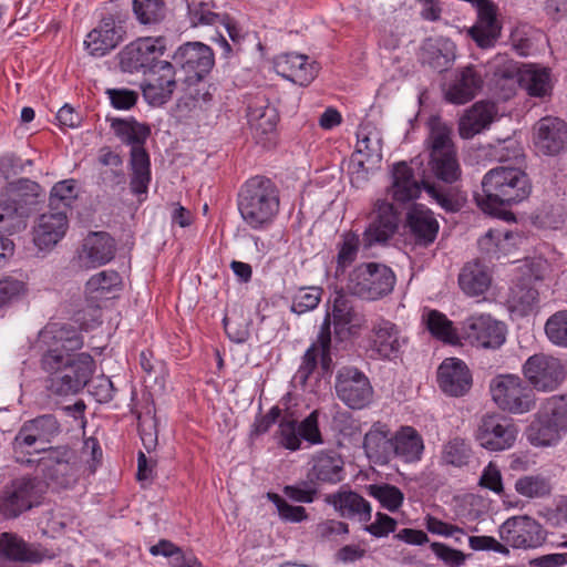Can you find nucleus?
I'll return each instance as SVG.
<instances>
[{"label":"nucleus","instance_id":"f257e3e1","mask_svg":"<svg viewBox=\"0 0 567 567\" xmlns=\"http://www.w3.org/2000/svg\"><path fill=\"white\" fill-rule=\"evenodd\" d=\"M41 338L49 346L41 359L42 369L49 373L48 390L58 396L80 393L95 371L90 353L71 354L84 346L82 333L71 324L50 323Z\"/></svg>","mask_w":567,"mask_h":567},{"label":"nucleus","instance_id":"f03ea898","mask_svg":"<svg viewBox=\"0 0 567 567\" xmlns=\"http://www.w3.org/2000/svg\"><path fill=\"white\" fill-rule=\"evenodd\" d=\"M532 192L527 174L511 166H498L488 171L482 179V193L474 195L477 206L489 214L501 207L525 200Z\"/></svg>","mask_w":567,"mask_h":567},{"label":"nucleus","instance_id":"7ed1b4c3","mask_svg":"<svg viewBox=\"0 0 567 567\" xmlns=\"http://www.w3.org/2000/svg\"><path fill=\"white\" fill-rule=\"evenodd\" d=\"M392 182L388 194L398 204H405L416 199L422 187L435 203L447 213L458 212L465 198L456 187H443L430 183L425 177L417 181L412 167L406 162H399L391 171Z\"/></svg>","mask_w":567,"mask_h":567},{"label":"nucleus","instance_id":"20e7f679","mask_svg":"<svg viewBox=\"0 0 567 567\" xmlns=\"http://www.w3.org/2000/svg\"><path fill=\"white\" fill-rule=\"evenodd\" d=\"M111 127L115 135L125 144L131 145L130 168L131 179L130 188L132 194L138 197L146 196L151 183V159L144 144L151 134L147 125L138 123L135 118H113Z\"/></svg>","mask_w":567,"mask_h":567},{"label":"nucleus","instance_id":"39448f33","mask_svg":"<svg viewBox=\"0 0 567 567\" xmlns=\"http://www.w3.org/2000/svg\"><path fill=\"white\" fill-rule=\"evenodd\" d=\"M279 190L264 176L249 178L238 194V210L244 221L255 230L268 227L279 212Z\"/></svg>","mask_w":567,"mask_h":567},{"label":"nucleus","instance_id":"423d86ee","mask_svg":"<svg viewBox=\"0 0 567 567\" xmlns=\"http://www.w3.org/2000/svg\"><path fill=\"white\" fill-rule=\"evenodd\" d=\"M41 186L29 178L7 183L0 190V233L12 235L20 230L39 202Z\"/></svg>","mask_w":567,"mask_h":567},{"label":"nucleus","instance_id":"0eeeda50","mask_svg":"<svg viewBox=\"0 0 567 567\" xmlns=\"http://www.w3.org/2000/svg\"><path fill=\"white\" fill-rule=\"evenodd\" d=\"M395 281V275L390 267L378 262H364L350 272L346 289L351 296L375 301L390 295Z\"/></svg>","mask_w":567,"mask_h":567},{"label":"nucleus","instance_id":"6e6552de","mask_svg":"<svg viewBox=\"0 0 567 567\" xmlns=\"http://www.w3.org/2000/svg\"><path fill=\"white\" fill-rule=\"evenodd\" d=\"M489 392L503 411L523 414L534 409L536 396L530 386L516 374H499L492 379Z\"/></svg>","mask_w":567,"mask_h":567},{"label":"nucleus","instance_id":"1a4fd4ad","mask_svg":"<svg viewBox=\"0 0 567 567\" xmlns=\"http://www.w3.org/2000/svg\"><path fill=\"white\" fill-rule=\"evenodd\" d=\"M166 50L163 38H141L131 42L118 53L122 71H153L159 68L164 71L172 68L166 60H161Z\"/></svg>","mask_w":567,"mask_h":567},{"label":"nucleus","instance_id":"9d476101","mask_svg":"<svg viewBox=\"0 0 567 567\" xmlns=\"http://www.w3.org/2000/svg\"><path fill=\"white\" fill-rule=\"evenodd\" d=\"M522 372L530 389L538 392L556 391L566 378L563 361L544 352L530 355L524 362Z\"/></svg>","mask_w":567,"mask_h":567},{"label":"nucleus","instance_id":"9b49d317","mask_svg":"<svg viewBox=\"0 0 567 567\" xmlns=\"http://www.w3.org/2000/svg\"><path fill=\"white\" fill-rule=\"evenodd\" d=\"M518 427L514 420L499 413L484 415L475 437L480 446L491 452H502L514 446Z\"/></svg>","mask_w":567,"mask_h":567},{"label":"nucleus","instance_id":"f8f14e48","mask_svg":"<svg viewBox=\"0 0 567 567\" xmlns=\"http://www.w3.org/2000/svg\"><path fill=\"white\" fill-rule=\"evenodd\" d=\"M336 393L348 408L361 410L373 399V388L368 377L357 368L343 367L336 375Z\"/></svg>","mask_w":567,"mask_h":567},{"label":"nucleus","instance_id":"ddd939ff","mask_svg":"<svg viewBox=\"0 0 567 567\" xmlns=\"http://www.w3.org/2000/svg\"><path fill=\"white\" fill-rule=\"evenodd\" d=\"M498 535L505 546L517 549L537 548L546 540L543 526L526 515L507 518L499 526Z\"/></svg>","mask_w":567,"mask_h":567},{"label":"nucleus","instance_id":"4468645a","mask_svg":"<svg viewBox=\"0 0 567 567\" xmlns=\"http://www.w3.org/2000/svg\"><path fill=\"white\" fill-rule=\"evenodd\" d=\"M369 219V225L362 234L364 250L386 244L399 228V215L393 205L386 200L380 199L375 203Z\"/></svg>","mask_w":567,"mask_h":567},{"label":"nucleus","instance_id":"2eb2a0df","mask_svg":"<svg viewBox=\"0 0 567 567\" xmlns=\"http://www.w3.org/2000/svg\"><path fill=\"white\" fill-rule=\"evenodd\" d=\"M367 340L372 357L388 360L398 358L406 342L398 326L384 318L372 322Z\"/></svg>","mask_w":567,"mask_h":567},{"label":"nucleus","instance_id":"dca6fc26","mask_svg":"<svg viewBox=\"0 0 567 567\" xmlns=\"http://www.w3.org/2000/svg\"><path fill=\"white\" fill-rule=\"evenodd\" d=\"M37 480L23 476L13 480L0 493V512L8 518L18 517L33 506Z\"/></svg>","mask_w":567,"mask_h":567},{"label":"nucleus","instance_id":"f3484780","mask_svg":"<svg viewBox=\"0 0 567 567\" xmlns=\"http://www.w3.org/2000/svg\"><path fill=\"white\" fill-rule=\"evenodd\" d=\"M477 14L475 24L470 28L468 34L475 43L483 49L494 45L501 35L502 24L497 18L498 8L491 0L470 1Z\"/></svg>","mask_w":567,"mask_h":567},{"label":"nucleus","instance_id":"a211bd4d","mask_svg":"<svg viewBox=\"0 0 567 567\" xmlns=\"http://www.w3.org/2000/svg\"><path fill=\"white\" fill-rule=\"evenodd\" d=\"M483 84L484 79L481 73H445L441 92L446 103L464 105L478 95Z\"/></svg>","mask_w":567,"mask_h":567},{"label":"nucleus","instance_id":"6ab92c4d","mask_svg":"<svg viewBox=\"0 0 567 567\" xmlns=\"http://www.w3.org/2000/svg\"><path fill=\"white\" fill-rule=\"evenodd\" d=\"M465 338L474 346L481 348H499L505 342V326L493 319L489 315H480L468 318L464 323Z\"/></svg>","mask_w":567,"mask_h":567},{"label":"nucleus","instance_id":"aec40b11","mask_svg":"<svg viewBox=\"0 0 567 567\" xmlns=\"http://www.w3.org/2000/svg\"><path fill=\"white\" fill-rule=\"evenodd\" d=\"M125 34L122 21H116L114 17L107 16L87 33L84 45L91 55L102 56L115 49L124 40Z\"/></svg>","mask_w":567,"mask_h":567},{"label":"nucleus","instance_id":"412c9836","mask_svg":"<svg viewBox=\"0 0 567 567\" xmlns=\"http://www.w3.org/2000/svg\"><path fill=\"white\" fill-rule=\"evenodd\" d=\"M0 558L8 561L40 564L53 555L40 544L28 543L14 533L0 534Z\"/></svg>","mask_w":567,"mask_h":567},{"label":"nucleus","instance_id":"4be33fe9","mask_svg":"<svg viewBox=\"0 0 567 567\" xmlns=\"http://www.w3.org/2000/svg\"><path fill=\"white\" fill-rule=\"evenodd\" d=\"M330 316V326L334 327V334L340 340L359 333L365 326L363 315L357 312L351 300L342 292H337L332 303V312Z\"/></svg>","mask_w":567,"mask_h":567},{"label":"nucleus","instance_id":"5701e85b","mask_svg":"<svg viewBox=\"0 0 567 567\" xmlns=\"http://www.w3.org/2000/svg\"><path fill=\"white\" fill-rule=\"evenodd\" d=\"M69 227L65 210L42 214L33 229V243L41 251H50L64 237Z\"/></svg>","mask_w":567,"mask_h":567},{"label":"nucleus","instance_id":"b1692460","mask_svg":"<svg viewBox=\"0 0 567 567\" xmlns=\"http://www.w3.org/2000/svg\"><path fill=\"white\" fill-rule=\"evenodd\" d=\"M440 389L450 396H462L472 386V374L467 365L457 358L445 359L437 369Z\"/></svg>","mask_w":567,"mask_h":567},{"label":"nucleus","instance_id":"393cba45","mask_svg":"<svg viewBox=\"0 0 567 567\" xmlns=\"http://www.w3.org/2000/svg\"><path fill=\"white\" fill-rule=\"evenodd\" d=\"M116 244L106 231H92L83 240L80 260L87 268L110 262L115 256Z\"/></svg>","mask_w":567,"mask_h":567},{"label":"nucleus","instance_id":"a878e982","mask_svg":"<svg viewBox=\"0 0 567 567\" xmlns=\"http://www.w3.org/2000/svg\"><path fill=\"white\" fill-rule=\"evenodd\" d=\"M536 146L546 155H556L567 146V124L553 116L540 118L536 124Z\"/></svg>","mask_w":567,"mask_h":567},{"label":"nucleus","instance_id":"bb28decb","mask_svg":"<svg viewBox=\"0 0 567 567\" xmlns=\"http://www.w3.org/2000/svg\"><path fill=\"white\" fill-rule=\"evenodd\" d=\"M406 224L414 244L427 247L434 243L439 233V221L431 209L414 205L406 214Z\"/></svg>","mask_w":567,"mask_h":567},{"label":"nucleus","instance_id":"cd10ccee","mask_svg":"<svg viewBox=\"0 0 567 567\" xmlns=\"http://www.w3.org/2000/svg\"><path fill=\"white\" fill-rule=\"evenodd\" d=\"M497 115L496 106L486 101L474 103L458 120V134L464 140L473 138L475 135L487 130Z\"/></svg>","mask_w":567,"mask_h":567},{"label":"nucleus","instance_id":"c85d7f7f","mask_svg":"<svg viewBox=\"0 0 567 567\" xmlns=\"http://www.w3.org/2000/svg\"><path fill=\"white\" fill-rule=\"evenodd\" d=\"M393 435L385 423L375 422L365 433L363 447L370 461L378 465L389 464L392 460Z\"/></svg>","mask_w":567,"mask_h":567},{"label":"nucleus","instance_id":"c756f323","mask_svg":"<svg viewBox=\"0 0 567 567\" xmlns=\"http://www.w3.org/2000/svg\"><path fill=\"white\" fill-rule=\"evenodd\" d=\"M343 460L334 451L319 452L311 460L308 478L311 483L337 484L343 480Z\"/></svg>","mask_w":567,"mask_h":567},{"label":"nucleus","instance_id":"7c9ffc66","mask_svg":"<svg viewBox=\"0 0 567 567\" xmlns=\"http://www.w3.org/2000/svg\"><path fill=\"white\" fill-rule=\"evenodd\" d=\"M326 502L344 518H358L362 523L371 519V506L367 499L353 491H339L326 496Z\"/></svg>","mask_w":567,"mask_h":567},{"label":"nucleus","instance_id":"2f4dec72","mask_svg":"<svg viewBox=\"0 0 567 567\" xmlns=\"http://www.w3.org/2000/svg\"><path fill=\"white\" fill-rule=\"evenodd\" d=\"M423 451V439L414 427L403 425L393 434L392 458L413 463L421 460Z\"/></svg>","mask_w":567,"mask_h":567},{"label":"nucleus","instance_id":"473e14b6","mask_svg":"<svg viewBox=\"0 0 567 567\" xmlns=\"http://www.w3.org/2000/svg\"><path fill=\"white\" fill-rule=\"evenodd\" d=\"M247 117L250 128L257 135L274 132L279 120L277 110L265 97H256L249 103Z\"/></svg>","mask_w":567,"mask_h":567},{"label":"nucleus","instance_id":"72a5a7b5","mask_svg":"<svg viewBox=\"0 0 567 567\" xmlns=\"http://www.w3.org/2000/svg\"><path fill=\"white\" fill-rule=\"evenodd\" d=\"M492 282L491 275L478 261L467 262L458 275V286L470 297L485 293Z\"/></svg>","mask_w":567,"mask_h":567},{"label":"nucleus","instance_id":"f704fd0d","mask_svg":"<svg viewBox=\"0 0 567 567\" xmlns=\"http://www.w3.org/2000/svg\"><path fill=\"white\" fill-rule=\"evenodd\" d=\"M214 63V53L206 44L188 42L179 47V64L184 71H210Z\"/></svg>","mask_w":567,"mask_h":567},{"label":"nucleus","instance_id":"c9c22d12","mask_svg":"<svg viewBox=\"0 0 567 567\" xmlns=\"http://www.w3.org/2000/svg\"><path fill=\"white\" fill-rule=\"evenodd\" d=\"M561 433L563 431L539 410L528 426L526 436L532 445L545 447L556 445L561 439Z\"/></svg>","mask_w":567,"mask_h":567},{"label":"nucleus","instance_id":"e433bc0d","mask_svg":"<svg viewBox=\"0 0 567 567\" xmlns=\"http://www.w3.org/2000/svg\"><path fill=\"white\" fill-rule=\"evenodd\" d=\"M429 136L425 141L429 156L457 152L452 138L453 131L451 126L439 117H432L429 122Z\"/></svg>","mask_w":567,"mask_h":567},{"label":"nucleus","instance_id":"4c0bfd02","mask_svg":"<svg viewBox=\"0 0 567 567\" xmlns=\"http://www.w3.org/2000/svg\"><path fill=\"white\" fill-rule=\"evenodd\" d=\"M455 59V45L449 40L426 44L421 53L423 66L437 71H449Z\"/></svg>","mask_w":567,"mask_h":567},{"label":"nucleus","instance_id":"58836bf2","mask_svg":"<svg viewBox=\"0 0 567 567\" xmlns=\"http://www.w3.org/2000/svg\"><path fill=\"white\" fill-rule=\"evenodd\" d=\"M357 154H362L368 163L382 161V138L380 132L371 124L360 125L357 132Z\"/></svg>","mask_w":567,"mask_h":567},{"label":"nucleus","instance_id":"ea45409f","mask_svg":"<svg viewBox=\"0 0 567 567\" xmlns=\"http://www.w3.org/2000/svg\"><path fill=\"white\" fill-rule=\"evenodd\" d=\"M505 79H513L517 75V83L530 97L545 99L551 95L553 79L550 73H503Z\"/></svg>","mask_w":567,"mask_h":567},{"label":"nucleus","instance_id":"a19ab883","mask_svg":"<svg viewBox=\"0 0 567 567\" xmlns=\"http://www.w3.org/2000/svg\"><path fill=\"white\" fill-rule=\"evenodd\" d=\"M427 166L435 178L446 184L457 182L462 175L457 152L431 155L429 156Z\"/></svg>","mask_w":567,"mask_h":567},{"label":"nucleus","instance_id":"79ce46f5","mask_svg":"<svg viewBox=\"0 0 567 567\" xmlns=\"http://www.w3.org/2000/svg\"><path fill=\"white\" fill-rule=\"evenodd\" d=\"M121 276L114 270H103L92 276L85 285V292L92 299H107L109 295L120 290Z\"/></svg>","mask_w":567,"mask_h":567},{"label":"nucleus","instance_id":"37998d69","mask_svg":"<svg viewBox=\"0 0 567 567\" xmlns=\"http://www.w3.org/2000/svg\"><path fill=\"white\" fill-rule=\"evenodd\" d=\"M427 330L431 334L446 343L455 344L458 342L456 329L453 322L445 315L437 310H430L423 316Z\"/></svg>","mask_w":567,"mask_h":567},{"label":"nucleus","instance_id":"c03bdc74","mask_svg":"<svg viewBox=\"0 0 567 567\" xmlns=\"http://www.w3.org/2000/svg\"><path fill=\"white\" fill-rule=\"evenodd\" d=\"M360 245H362V240L358 234L346 231L341 235V240L337 244V274H343L357 260Z\"/></svg>","mask_w":567,"mask_h":567},{"label":"nucleus","instance_id":"a18cd8bd","mask_svg":"<svg viewBox=\"0 0 567 567\" xmlns=\"http://www.w3.org/2000/svg\"><path fill=\"white\" fill-rule=\"evenodd\" d=\"M538 296V290L532 285L530 279H520L511 289L508 300L513 308L522 313H528L537 305Z\"/></svg>","mask_w":567,"mask_h":567},{"label":"nucleus","instance_id":"49530a36","mask_svg":"<svg viewBox=\"0 0 567 567\" xmlns=\"http://www.w3.org/2000/svg\"><path fill=\"white\" fill-rule=\"evenodd\" d=\"M78 197L76 181L73 178L60 181L50 192L49 206L51 210H65Z\"/></svg>","mask_w":567,"mask_h":567},{"label":"nucleus","instance_id":"de8ad7c7","mask_svg":"<svg viewBox=\"0 0 567 567\" xmlns=\"http://www.w3.org/2000/svg\"><path fill=\"white\" fill-rule=\"evenodd\" d=\"M515 491L527 498H540L551 492L550 481L540 475H524L515 482Z\"/></svg>","mask_w":567,"mask_h":567},{"label":"nucleus","instance_id":"09e8293b","mask_svg":"<svg viewBox=\"0 0 567 567\" xmlns=\"http://www.w3.org/2000/svg\"><path fill=\"white\" fill-rule=\"evenodd\" d=\"M512 237L513 235L509 231L489 229L478 239V247L488 257L498 259L502 254L508 250V241Z\"/></svg>","mask_w":567,"mask_h":567},{"label":"nucleus","instance_id":"8fccbe9b","mask_svg":"<svg viewBox=\"0 0 567 567\" xmlns=\"http://www.w3.org/2000/svg\"><path fill=\"white\" fill-rule=\"evenodd\" d=\"M539 410L553 421L555 426L567 432V393L545 399Z\"/></svg>","mask_w":567,"mask_h":567},{"label":"nucleus","instance_id":"3c124183","mask_svg":"<svg viewBox=\"0 0 567 567\" xmlns=\"http://www.w3.org/2000/svg\"><path fill=\"white\" fill-rule=\"evenodd\" d=\"M370 496L378 499L381 506L389 512L398 511L404 499L401 489L391 484H371L367 487Z\"/></svg>","mask_w":567,"mask_h":567},{"label":"nucleus","instance_id":"603ef678","mask_svg":"<svg viewBox=\"0 0 567 567\" xmlns=\"http://www.w3.org/2000/svg\"><path fill=\"white\" fill-rule=\"evenodd\" d=\"M210 99V93L204 81L203 73H194L185 80L184 95L182 100L186 107H196L199 102H206Z\"/></svg>","mask_w":567,"mask_h":567},{"label":"nucleus","instance_id":"864d4df0","mask_svg":"<svg viewBox=\"0 0 567 567\" xmlns=\"http://www.w3.org/2000/svg\"><path fill=\"white\" fill-rule=\"evenodd\" d=\"M133 11L142 24L157 23L165 16V3L163 0H134Z\"/></svg>","mask_w":567,"mask_h":567},{"label":"nucleus","instance_id":"5fc2aeb1","mask_svg":"<svg viewBox=\"0 0 567 567\" xmlns=\"http://www.w3.org/2000/svg\"><path fill=\"white\" fill-rule=\"evenodd\" d=\"M278 443L290 451L300 449L298 420L291 413H285L279 420Z\"/></svg>","mask_w":567,"mask_h":567},{"label":"nucleus","instance_id":"6e6d98bb","mask_svg":"<svg viewBox=\"0 0 567 567\" xmlns=\"http://www.w3.org/2000/svg\"><path fill=\"white\" fill-rule=\"evenodd\" d=\"M548 340L560 348H567V310L553 313L545 323Z\"/></svg>","mask_w":567,"mask_h":567},{"label":"nucleus","instance_id":"4d7b16f0","mask_svg":"<svg viewBox=\"0 0 567 567\" xmlns=\"http://www.w3.org/2000/svg\"><path fill=\"white\" fill-rule=\"evenodd\" d=\"M25 424L42 444L51 442V440L60 433V424L52 414L40 415L25 421Z\"/></svg>","mask_w":567,"mask_h":567},{"label":"nucleus","instance_id":"13d9d810","mask_svg":"<svg viewBox=\"0 0 567 567\" xmlns=\"http://www.w3.org/2000/svg\"><path fill=\"white\" fill-rule=\"evenodd\" d=\"M471 453L470 445L464 440L456 437L444 445L442 461L446 465L461 467L467 464Z\"/></svg>","mask_w":567,"mask_h":567},{"label":"nucleus","instance_id":"bf43d9fd","mask_svg":"<svg viewBox=\"0 0 567 567\" xmlns=\"http://www.w3.org/2000/svg\"><path fill=\"white\" fill-rule=\"evenodd\" d=\"M267 498L276 506L281 520L288 523H301L309 518L303 506L290 505L286 499L276 493H268Z\"/></svg>","mask_w":567,"mask_h":567},{"label":"nucleus","instance_id":"052dcab7","mask_svg":"<svg viewBox=\"0 0 567 567\" xmlns=\"http://www.w3.org/2000/svg\"><path fill=\"white\" fill-rule=\"evenodd\" d=\"M322 289L319 287H301L292 298L291 311L298 315L317 308L321 300Z\"/></svg>","mask_w":567,"mask_h":567},{"label":"nucleus","instance_id":"680f3d73","mask_svg":"<svg viewBox=\"0 0 567 567\" xmlns=\"http://www.w3.org/2000/svg\"><path fill=\"white\" fill-rule=\"evenodd\" d=\"M158 83L147 82L142 85L143 96L151 105H162L172 95L175 80L159 79Z\"/></svg>","mask_w":567,"mask_h":567},{"label":"nucleus","instance_id":"e2e57ef3","mask_svg":"<svg viewBox=\"0 0 567 567\" xmlns=\"http://www.w3.org/2000/svg\"><path fill=\"white\" fill-rule=\"evenodd\" d=\"M321 367L324 371H329L331 364L330 347H331V331H330V316L324 317L321 324L317 341Z\"/></svg>","mask_w":567,"mask_h":567},{"label":"nucleus","instance_id":"0e129e2a","mask_svg":"<svg viewBox=\"0 0 567 567\" xmlns=\"http://www.w3.org/2000/svg\"><path fill=\"white\" fill-rule=\"evenodd\" d=\"M32 159H22L13 153L3 154L0 157V175L9 179L24 172L27 166H32Z\"/></svg>","mask_w":567,"mask_h":567},{"label":"nucleus","instance_id":"69168bd1","mask_svg":"<svg viewBox=\"0 0 567 567\" xmlns=\"http://www.w3.org/2000/svg\"><path fill=\"white\" fill-rule=\"evenodd\" d=\"M188 20L190 27H197L199 24H214L219 20V14L210 11L209 7L205 2H199L197 4L188 3Z\"/></svg>","mask_w":567,"mask_h":567},{"label":"nucleus","instance_id":"338daca9","mask_svg":"<svg viewBox=\"0 0 567 567\" xmlns=\"http://www.w3.org/2000/svg\"><path fill=\"white\" fill-rule=\"evenodd\" d=\"M434 555L449 567H460L465 563L466 556L458 549H454L443 543L431 544Z\"/></svg>","mask_w":567,"mask_h":567},{"label":"nucleus","instance_id":"774afa93","mask_svg":"<svg viewBox=\"0 0 567 567\" xmlns=\"http://www.w3.org/2000/svg\"><path fill=\"white\" fill-rule=\"evenodd\" d=\"M299 439L310 444L322 443L321 433L318 426V411H312L302 422H298Z\"/></svg>","mask_w":567,"mask_h":567}]
</instances>
